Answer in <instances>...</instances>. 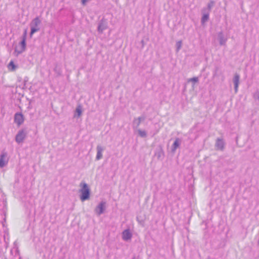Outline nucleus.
Wrapping results in <instances>:
<instances>
[{"label": "nucleus", "instance_id": "obj_23", "mask_svg": "<svg viewBox=\"0 0 259 259\" xmlns=\"http://www.w3.org/2000/svg\"><path fill=\"white\" fill-rule=\"evenodd\" d=\"M182 46V42L181 41H179L177 42V51H179V50L180 49Z\"/></svg>", "mask_w": 259, "mask_h": 259}, {"label": "nucleus", "instance_id": "obj_16", "mask_svg": "<svg viewBox=\"0 0 259 259\" xmlns=\"http://www.w3.org/2000/svg\"><path fill=\"white\" fill-rule=\"evenodd\" d=\"M203 14L201 18V22L203 24L209 19V13L208 12H203Z\"/></svg>", "mask_w": 259, "mask_h": 259}, {"label": "nucleus", "instance_id": "obj_7", "mask_svg": "<svg viewBox=\"0 0 259 259\" xmlns=\"http://www.w3.org/2000/svg\"><path fill=\"white\" fill-rule=\"evenodd\" d=\"M26 137V133L23 130L18 132L15 137V140L18 143H22Z\"/></svg>", "mask_w": 259, "mask_h": 259}, {"label": "nucleus", "instance_id": "obj_8", "mask_svg": "<svg viewBox=\"0 0 259 259\" xmlns=\"http://www.w3.org/2000/svg\"><path fill=\"white\" fill-rule=\"evenodd\" d=\"M7 153L5 152H2L0 155V167H3L7 163Z\"/></svg>", "mask_w": 259, "mask_h": 259}, {"label": "nucleus", "instance_id": "obj_3", "mask_svg": "<svg viewBox=\"0 0 259 259\" xmlns=\"http://www.w3.org/2000/svg\"><path fill=\"white\" fill-rule=\"evenodd\" d=\"M26 31L25 30L22 36V39L20 42V48L17 49L16 48L15 51L17 53V55L18 54H21L26 49Z\"/></svg>", "mask_w": 259, "mask_h": 259}, {"label": "nucleus", "instance_id": "obj_25", "mask_svg": "<svg viewBox=\"0 0 259 259\" xmlns=\"http://www.w3.org/2000/svg\"><path fill=\"white\" fill-rule=\"evenodd\" d=\"M218 67H217V68H215V71H214V73H213V76H216V75H217V71H218Z\"/></svg>", "mask_w": 259, "mask_h": 259}, {"label": "nucleus", "instance_id": "obj_21", "mask_svg": "<svg viewBox=\"0 0 259 259\" xmlns=\"http://www.w3.org/2000/svg\"><path fill=\"white\" fill-rule=\"evenodd\" d=\"M75 112L77 113L78 116H80L81 114V106L80 105L77 106L76 108Z\"/></svg>", "mask_w": 259, "mask_h": 259}, {"label": "nucleus", "instance_id": "obj_11", "mask_svg": "<svg viewBox=\"0 0 259 259\" xmlns=\"http://www.w3.org/2000/svg\"><path fill=\"white\" fill-rule=\"evenodd\" d=\"M239 79H240V76L238 74L236 73L234 75V78H233V82L234 84V90L235 92L236 93L238 91V88L239 83Z\"/></svg>", "mask_w": 259, "mask_h": 259}, {"label": "nucleus", "instance_id": "obj_18", "mask_svg": "<svg viewBox=\"0 0 259 259\" xmlns=\"http://www.w3.org/2000/svg\"><path fill=\"white\" fill-rule=\"evenodd\" d=\"M8 67L9 69L11 71H14L17 68V66L15 65L14 63L12 61L9 63Z\"/></svg>", "mask_w": 259, "mask_h": 259}, {"label": "nucleus", "instance_id": "obj_15", "mask_svg": "<svg viewBox=\"0 0 259 259\" xmlns=\"http://www.w3.org/2000/svg\"><path fill=\"white\" fill-rule=\"evenodd\" d=\"M103 150V148L101 146L98 145L97 146V153L96 157V160H99L102 158V152Z\"/></svg>", "mask_w": 259, "mask_h": 259}, {"label": "nucleus", "instance_id": "obj_6", "mask_svg": "<svg viewBox=\"0 0 259 259\" xmlns=\"http://www.w3.org/2000/svg\"><path fill=\"white\" fill-rule=\"evenodd\" d=\"M107 28V23L106 21L103 18L100 20L98 24V31L99 33H103V31Z\"/></svg>", "mask_w": 259, "mask_h": 259}, {"label": "nucleus", "instance_id": "obj_14", "mask_svg": "<svg viewBox=\"0 0 259 259\" xmlns=\"http://www.w3.org/2000/svg\"><path fill=\"white\" fill-rule=\"evenodd\" d=\"M224 142L223 139L219 138L217 139L215 143V146L218 149L223 150L224 149Z\"/></svg>", "mask_w": 259, "mask_h": 259}, {"label": "nucleus", "instance_id": "obj_4", "mask_svg": "<svg viewBox=\"0 0 259 259\" xmlns=\"http://www.w3.org/2000/svg\"><path fill=\"white\" fill-rule=\"evenodd\" d=\"M106 202L101 201L95 208V211L98 215L102 214L105 209Z\"/></svg>", "mask_w": 259, "mask_h": 259}, {"label": "nucleus", "instance_id": "obj_19", "mask_svg": "<svg viewBox=\"0 0 259 259\" xmlns=\"http://www.w3.org/2000/svg\"><path fill=\"white\" fill-rule=\"evenodd\" d=\"M54 71L55 72V73L56 74H57V75L58 76L61 75V72H62L61 69L60 67H58L57 64H55V68L54 69Z\"/></svg>", "mask_w": 259, "mask_h": 259}, {"label": "nucleus", "instance_id": "obj_17", "mask_svg": "<svg viewBox=\"0 0 259 259\" xmlns=\"http://www.w3.org/2000/svg\"><path fill=\"white\" fill-rule=\"evenodd\" d=\"M214 4V2L213 1H210V2L207 4V8H204L202 9V12H208L209 13Z\"/></svg>", "mask_w": 259, "mask_h": 259}, {"label": "nucleus", "instance_id": "obj_26", "mask_svg": "<svg viewBox=\"0 0 259 259\" xmlns=\"http://www.w3.org/2000/svg\"><path fill=\"white\" fill-rule=\"evenodd\" d=\"M133 259H136V257H134L133 258Z\"/></svg>", "mask_w": 259, "mask_h": 259}, {"label": "nucleus", "instance_id": "obj_2", "mask_svg": "<svg viewBox=\"0 0 259 259\" xmlns=\"http://www.w3.org/2000/svg\"><path fill=\"white\" fill-rule=\"evenodd\" d=\"M40 23H41V20L39 19L38 17H36L32 20V21H31V22L30 23V28H31L30 35L31 36L35 32H36L40 30L39 25L40 24Z\"/></svg>", "mask_w": 259, "mask_h": 259}, {"label": "nucleus", "instance_id": "obj_1", "mask_svg": "<svg viewBox=\"0 0 259 259\" xmlns=\"http://www.w3.org/2000/svg\"><path fill=\"white\" fill-rule=\"evenodd\" d=\"M81 189L79 191L80 192V199L82 201L88 200L90 196V189L87 184L85 183H81L80 184Z\"/></svg>", "mask_w": 259, "mask_h": 259}, {"label": "nucleus", "instance_id": "obj_12", "mask_svg": "<svg viewBox=\"0 0 259 259\" xmlns=\"http://www.w3.org/2000/svg\"><path fill=\"white\" fill-rule=\"evenodd\" d=\"M218 38L219 40V43L221 46H224L226 44L227 41V38L224 37V34L222 31L219 32Z\"/></svg>", "mask_w": 259, "mask_h": 259}, {"label": "nucleus", "instance_id": "obj_24", "mask_svg": "<svg viewBox=\"0 0 259 259\" xmlns=\"http://www.w3.org/2000/svg\"><path fill=\"white\" fill-rule=\"evenodd\" d=\"M90 0H81V4L82 5L85 6L87 2H88Z\"/></svg>", "mask_w": 259, "mask_h": 259}, {"label": "nucleus", "instance_id": "obj_22", "mask_svg": "<svg viewBox=\"0 0 259 259\" xmlns=\"http://www.w3.org/2000/svg\"><path fill=\"white\" fill-rule=\"evenodd\" d=\"M188 82H193L194 83L198 82V78L197 77H194L189 79Z\"/></svg>", "mask_w": 259, "mask_h": 259}, {"label": "nucleus", "instance_id": "obj_9", "mask_svg": "<svg viewBox=\"0 0 259 259\" xmlns=\"http://www.w3.org/2000/svg\"><path fill=\"white\" fill-rule=\"evenodd\" d=\"M182 142L181 139L177 138L175 139L172 145L171 146V151L172 152H175L177 149L179 147Z\"/></svg>", "mask_w": 259, "mask_h": 259}, {"label": "nucleus", "instance_id": "obj_20", "mask_svg": "<svg viewBox=\"0 0 259 259\" xmlns=\"http://www.w3.org/2000/svg\"><path fill=\"white\" fill-rule=\"evenodd\" d=\"M138 132L139 136L142 138H145L147 136V133L146 131H142L140 129L138 130Z\"/></svg>", "mask_w": 259, "mask_h": 259}, {"label": "nucleus", "instance_id": "obj_13", "mask_svg": "<svg viewBox=\"0 0 259 259\" xmlns=\"http://www.w3.org/2000/svg\"><path fill=\"white\" fill-rule=\"evenodd\" d=\"M145 119V116H140L137 118H135L133 121L134 126L136 128H138L141 124V121H144Z\"/></svg>", "mask_w": 259, "mask_h": 259}, {"label": "nucleus", "instance_id": "obj_5", "mask_svg": "<svg viewBox=\"0 0 259 259\" xmlns=\"http://www.w3.org/2000/svg\"><path fill=\"white\" fill-rule=\"evenodd\" d=\"M24 121V117L22 113L17 112L14 115V121L18 125H21Z\"/></svg>", "mask_w": 259, "mask_h": 259}, {"label": "nucleus", "instance_id": "obj_10", "mask_svg": "<svg viewBox=\"0 0 259 259\" xmlns=\"http://www.w3.org/2000/svg\"><path fill=\"white\" fill-rule=\"evenodd\" d=\"M122 239L125 241H127L131 239L132 234L130 230L126 229L124 230L122 233Z\"/></svg>", "mask_w": 259, "mask_h": 259}]
</instances>
